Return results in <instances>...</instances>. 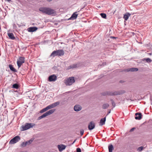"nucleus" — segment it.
Wrapping results in <instances>:
<instances>
[{"instance_id":"1","label":"nucleus","mask_w":152,"mask_h":152,"mask_svg":"<svg viewBox=\"0 0 152 152\" xmlns=\"http://www.w3.org/2000/svg\"><path fill=\"white\" fill-rule=\"evenodd\" d=\"M39 10L42 13L48 15L55 16L56 14V12L54 10L49 7H40Z\"/></svg>"},{"instance_id":"2","label":"nucleus","mask_w":152,"mask_h":152,"mask_svg":"<svg viewBox=\"0 0 152 152\" xmlns=\"http://www.w3.org/2000/svg\"><path fill=\"white\" fill-rule=\"evenodd\" d=\"M64 52L61 49L58 50L53 51L51 54L50 56L54 57L56 56H61L64 55Z\"/></svg>"},{"instance_id":"3","label":"nucleus","mask_w":152,"mask_h":152,"mask_svg":"<svg viewBox=\"0 0 152 152\" xmlns=\"http://www.w3.org/2000/svg\"><path fill=\"white\" fill-rule=\"evenodd\" d=\"M75 82V80L73 77H68L64 80V83L67 86L72 85Z\"/></svg>"},{"instance_id":"4","label":"nucleus","mask_w":152,"mask_h":152,"mask_svg":"<svg viewBox=\"0 0 152 152\" xmlns=\"http://www.w3.org/2000/svg\"><path fill=\"white\" fill-rule=\"evenodd\" d=\"M55 109H51L49 110V111L46 112L42 115L39 117L38 118V119L40 120L48 115H50L51 114H52L55 111Z\"/></svg>"},{"instance_id":"5","label":"nucleus","mask_w":152,"mask_h":152,"mask_svg":"<svg viewBox=\"0 0 152 152\" xmlns=\"http://www.w3.org/2000/svg\"><path fill=\"white\" fill-rule=\"evenodd\" d=\"M35 125V124L34 123H26L25 124V126H22L23 130H26L30 128H32Z\"/></svg>"},{"instance_id":"6","label":"nucleus","mask_w":152,"mask_h":152,"mask_svg":"<svg viewBox=\"0 0 152 152\" xmlns=\"http://www.w3.org/2000/svg\"><path fill=\"white\" fill-rule=\"evenodd\" d=\"M59 104V102H57L54 103H53L50 105L47 106L46 107L44 108L45 111H46L49 109L51 108H54L56 106L58 105Z\"/></svg>"},{"instance_id":"7","label":"nucleus","mask_w":152,"mask_h":152,"mask_svg":"<svg viewBox=\"0 0 152 152\" xmlns=\"http://www.w3.org/2000/svg\"><path fill=\"white\" fill-rule=\"evenodd\" d=\"M25 62V58L23 57H20L18 60L17 63L18 68H20L23 63Z\"/></svg>"},{"instance_id":"8","label":"nucleus","mask_w":152,"mask_h":152,"mask_svg":"<svg viewBox=\"0 0 152 152\" xmlns=\"http://www.w3.org/2000/svg\"><path fill=\"white\" fill-rule=\"evenodd\" d=\"M20 139V137L18 136H17L14 137L10 141V144H15L19 141Z\"/></svg>"},{"instance_id":"9","label":"nucleus","mask_w":152,"mask_h":152,"mask_svg":"<svg viewBox=\"0 0 152 152\" xmlns=\"http://www.w3.org/2000/svg\"><path fill=\"white\" fill-rule=\"evenodd\" d=\"M119 94L117 92L115 91H106L103 93V95H110L113 96Z\"/></svg>"},{"instance_id":"10","label":"nucleus","mask_w":152,"mask_h":152,"mask_svg":"<svg viewBox=\"0 0 152 152\" xmlns=\"http://www.w3.org/2000/svg\"><path fill=\"white\" fill-rule=\"evenodd\" d=\"M57 79V77L54 75L50 76L48 77L49 81L50 82L55 81Z\"/></svg>"},{"instance_id":"11","label":"nucleus","mask_w":152,"mask_h":152,"mask_svg":"<svg viewBox=\"0 0 152 152\" xmlns=\"http://www.w3.org/2000/svg\"><path fill=\"white\" fill-rule=\"evenodd\" d=\"M95 127V124L93 122L91 121L89 123L88 126V128L90 130H91L93 129Z\"/></svg>"},{"instance_id":"12","label":"nucleus","mask_w":152,"mask_h":152,"mask_svg":"<svg viewBox=\"0 0 152 152\" xmlns=\"http://www.w3.org/2000/svg\"><path fill=\"white\" fill-rule=\"evenodd\" d=\"M66 147V145L63 144L58 145V149L59 151L60 152H61L63 150L65 149Z\"/></svg>"},{"instance_id":"13","label":"nucleus","mask_w":152,"mask_h":152,"mask_svg":"<svg viewBox=\"0 0 152 152\" xmlns=\"http://www.w3.org/2000/svg\"><path fill=\"white\" fill-rule=\"evenodd\" d=\"M77 12H74L70 18L69 20H74L77 17L78 14H76Z\"/></svg>"},{"instance_id":"14","label":"nucleus","mask_w":152,"mask_h":152,"mask_svg":"<svg viewBox=\"0 0 152 152\" xmlns=\"http://www.w3.org/2000/svg\"><path fill=\"white\" fill-rule=\"evenodd\" d=\"M82 108L79 105H76L74 106V109L75 111H78L80 110Z\"/></svg>"},{"instance_id":"15","label":"nucleus","mask_w":152,"mask_h":152,"mask_svg":"<svg viewBox=\"0 0 152 152\" xmlns=\"http://www.w3.org/2000/svg\"><path fill=\"white\" fill-rule=\"evenodd\" d=\"M37 28L36 27H32L28 28L27 29L28 31L29 32H33L36 31Z\"/></svg>"},{"instance_id":"16","label":"nucleus","mask_w":152,"mask_h":152,"mask_svg":"<svg viewBox=\"0 0 152 152\" xmlns=\"http://www.w3.org/2000/svg\"><path fill=\"white\" fill-rule=\"evenodd\" d=\"M136 116L135 118L136 120H140L142 118V114L140 113H136L135 114Z\"/></svg>"},{"instance_id":"17","label":"nucleus","mask_w":152,"mask_h":152,"mask_svg":"<svg viewBox=\"0 0 152 152\" xmlns=\"http://www.w3.org/2000/svg\"><path fill=\"white\" fill-rule=\"evenodd\" d=\"M7 35L9 38L12 40H14L15 39L14 34L12 33H8Z\"/></svg>"},{"instance_id":"18","label":"nucleus","mask_w":152,"mask_h":152,"mask_svg":"<svg viewBox=\"0 0 152 152\" xmlns=\"http://www.w3.org/2000/svg\"><path fill=\"white\" fill-rule=\"evenodd\" d=\"M131 15V14L129 12H126V14L124 15V18L125 20H127L129 17Z\"/></svg>"},{"instance_id":"19","label":"nucleus","mask_w":152,"mask_h":152,"mask_svg":"<svg viewBox=\"0 0 152 152\" xmlns=\"http://www.w3.org/2000/svg\"><path fill=\"white\" fill-rule=\"evenodd\" d=\"M138 70V68H132L129 69H128L127 70V72L131 71H137Z\"/></svg>"},{"instance_id":"20","label":"nucleus","mask_w":152,"mask_h":152,"mask_svg":"<svg viewBox=\"0 0 152 152\" xmlns=\"http://www.w3.org/2000/svg\"><path fill=\"white\" fill-rule=\"evenodd\" d=\"M9 66L10 70L12 71L15 72H17L15 68H14L12 65L10 64L9 65Z\"/></svg>"},{"instance_id":"21","label":"nucleus","mask_w":152,"mask_h":152,"mask_svg":"<svg viewBox=\"0 0 152 152\" xmlns=\"http://www.w3.org/2000/svg\"><path fill=\"white\" fill-rule=\"evenodd\" d=\"M106 121V117L102 118L100 121V123L101 125H103L105 123V121Z\"/></svg>"},{"instance_id":"22","label":"nucleus","mask_w":152,"mask_h":152,"mask_svg":"<svg viewBox=\"0 0 152 152\" xmlns=\"http://www.w3.org/2000/svg\"><path fill=\"white\" fill-rule=\"evenodd\" d=\"M33 139H31L25 142L26 145H28L31 144L33 140Z\"/></svg>"},{"instance_id":"23","label":"nucleus","mask_w":152,"mask_h":152,"mask_svg":"<svg viewBox=\"0 0 152 152\" xmlns=\"http://www.w3.org/2000/svg\"><path fill=\"white\" fill-rule=\"evenodd\" d=\"M109 106V105L108 103L104 104L102 106V108L103 109H106Z\"/></svg>"},{"instance_id":"24","label":"nucleus","mask_w":152,"mask_h":152,"mask_svg":"<svg viewBox=\"0 0 152 152\" xmlns=\"http://www.w3.org/2000/svg\"><path fill=\"white\" fill-rule=\"evenodd\" d=\"M79 66L77 64H74L72 65H70L69 66V68H76Z\"/></svg>"},{"instance_id":"25","label":"nucleus","mask_w":152,"mask_h":152,"mask_svg":"<svg viewBox=\"0 0 152 152\" xmlns=\"http://www.w3.org/2000/svg\"><path fill=\"white\" fill-rule=\"evenodd\" d=\"M12 88L18 89L19 88V85L17 83H15L13 85Z\"/></svg>"},{"instance_id":"26","label":"nucleus","mask_w":152,"mask_h":152,"mask_svg":"<svg viewBox=\"0 0 152 152\" xmlns=\"http://www.w3.org/2000/svg\"><path fill=\"white\" fill-rule=\"evenodd\" d=\"M108 149L109 152H112V150L113 149V147L112 145H110L108 146Z\"/></svg>"},{"instance_id":"27","label":"nucleus","mask_w":152,"mask_h":152,"mask_svg":"<svg viewBox=\"0 0 152 152\" xmlns=\"http://www.w3.org/2000/svg\"><path fill=\"white\" fill-rule=\"evenodd\" d=\"M142 60L143 61L145 60L146 61V62H150L151 61V59L149 58H143V59Z\"/></svg>"},{"instance_id":"28","label":"nucleus","mask_w":152,"mask_h":152,"mask_svg":"<svg viewBox=\"0 0 152 152\" xmlns=\"http://www.w3.org/2000/svg\"><path fill=\"white\" fill-rule=\"evenodd\" d=\"M100 15L102 18H106V14L104 13H101Z\"/></svg>"},{"instance_id":"29","label":"nucleus","mask_w":152,"mask_h":152,"mask_svg":"<svg viewBox=\"0 0 152 152\" xmlns=\"http://www.w3.org/2000/svg\"><path fill=\"white\" fill-rule=\"evenodd\" d=\"M143 149V147L142 146H141L140 147H139L137 149V151L139 152L141 151Z\"/></svg>"},{"instance_id":"30","label":"nucleus","mask_w":152,"mask_h":152,"mask_svg":"<svg viewBox=\"0 0 152 152\" xmlns=\"http://www.w3.org/2000/svg\"><path fill=\"white\" fill-rule=\"evenodd\" d=\"M111 103H112V105L113 106V107H115V102H114V101L112 99L111 100Z\"/></svg>"},{"instance_id":"31","label":"nucleus","mask_w":152,"mask_h":152,"mask_svg":"<svg viewBox=\"0 0 152 152\" xmlns=\"http://www.w3.org/2000/svg\"><path fill=\"white\" fill-rule=\"evenodd\" d=\"M26 144L25 142H22L21 144V146L22 147H25L26 145Z\"/></svg>"},{"instance_id":"32","label":"nucleus","mask_w":152,"mask_h":152,"mask_svg":"<svg viewBox=\"0 0 152 152\" xmlns=\"http://www.w3.org/2000/svg\"><path fill=\"white\" fill-rule=\"evenodd\" d=\"M76 151L77 152H81V149L79 148H77L76 149Z\"/></svg>"},{"instance_id":"33","label":"nucleus","mask_w":152,"mask_h":152,"mask_svg":"<svg viewBox=\"0 0 152 152\" xmlns=\"http://www.w3.org/2000/svg\"><path fill=\"white\" fill-rule=\"evenodd\" d=\"M45 112V109L43 108L40 111V113H42Z\"/></svg>"},{"instance_id":"34","label":"nucleus","mask_w":152,"mask_h":152,"mask_svg":"<svg viewBox=\"0 0 152 152\" xmlns=\"http://www.w3.org/2000/svg\"><path fill=\"white\" fill-rule=\"evenodd\" d=\"M80 135H82L84 133V131L83 130H81L80 131Z\"/></svg>"},{"instance_id":"35","label":"nucleus","mask_w":152,"mask_h":152,"mask_svg":"<svg viewBox=\"0 0 152 152\" xmlns=\"http://www.w3.org/2000/svg\"><path fill=\"white\" fill-rule=\"evenodd\" d=\"M134 129H135V128H133L132 129H131L130 131V132H132L134 131Z\"/></svg>"},{"instance_id":"36","label":"nucleus","mask_w":152,"mask_h":152,"mask_svg":"<svg viewBox=\"0 0 152 152\" xmlns=\"http://www.w3.org/2000/svg\"><path fill=\"white\" fill-rule=\"evenodd\" d=\"M110 113V110L108 112V113H107V115H108Z\"/></svg>"},{"instance_id":"37","label":"nucleus","mask_w":152,"mask_h":152,"mask_svg":"<svg viewBox=\"0 0 152 152\" xmlns=\"http://www.w3.org/2000/svg\"><path fill=\"white\" fill-rule=\"evenodd\" d=\"M111 38H115V37H111Z\"/></svg>"},{"instance_id":"38","label":"nucleus","mask_w":152,"mask_h":152,"mask_svg":"<svg viewBox=\"0 0 152 152\" xmlns=\"http://www.w3.org/2000/svg\"><path fill=\"white\" fill-rule=\"evenodd\" d=\"M47 0L48 1H52V0Z\"/></svg>"},{"instance_id":"39","label":"nucleus","mask_w":152,"mask_h":152,"mask_svg":"<svg viewBox=\"0 0 152 152\" xmlns=\"http://www.w3.org/2000/svg\"><path fill=\"white\" fill-rule=\"evenodd\" d=\"M75 141H76V140H74V141L73 142V143H74L75 142Z\"/></svg>"}]
</instances>
